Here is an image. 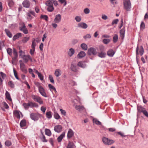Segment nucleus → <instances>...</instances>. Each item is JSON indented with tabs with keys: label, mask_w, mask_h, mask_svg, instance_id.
Here are the masks:
<instances>
[{
	"label": "nucleus",
	"mask_w": 148,
	"mask_h": 148,
	"mask_svg": "<svg viewBox=\"0 0 148 148\" xmlns=\"http://www.w3.org/2000/svg\"><path fill=\"white\" fill-rule=\"evenodd\" d=\"M139 53L140 56H142L144 52V50L142 46H140V47L138 46L136 49V59L137 62H138V60H139Z\"/></svg>",
	"instance_id": "f257e3e1"
},
{
	"label": "nucleus",
	"mask_w": 148,
	"mask_h": 148,
	"mask_svg": "<svg viewBox=\"0 0 148 148\" xmlns=\"http://www.w3.org/2000/svg\"><path fill=\"white\" fill-rule=\"evenodd\" d=\"M45 4L48 7L47 10L49 12H52L54 10V8L52 4V2L51 0H48L46 1Z\"/></svg>",
	"instance_id": "f03ea898"
},
{
	"label": "nucleus",
	"mask_w": 148,
	"mask_h": 148,
	"mask_svg": "<svg viewBox=\"0 0 148 148\" xmlns=\"http://www.w3.org/2000/svg\"><path fill=\"white\" fill-rule=\"evenodd\" d=\"M87 54L89 56H95L97 54V52L95 48L91 47L88 49Z\"/></svg>",
	"instance_id": "7ed1b4c3"
},
{
	"label": "nucleus",
	"mask_w": 148,
	"mask_h": 148,
	"mask_svg": "<svg viewBox=\"0 0 148 148\" xmlns=\"http://www.w3.org/2000/svg\"><path fill=\"white\" fill-rule=\"evenodd\" d=\"M30 118L34 121H37L40 117L41 115L38 113H32L30 114Z\"/></svg>",
	"instance_id": "20e7f679"
},
{
	"label": "nucleus",
	"mask_w": 148,
	"mask_h": 148,
	"mask_svg": "<svg viewBox=\"0 0 148 148\" xmlns=\"http://www.w3.org/2000/svg\"><path fill=\"white\" fill-rule=\"evenodd\" d=\"M37 86L38 87V90L40 94L43 96L46 97H47V95L44 88L39 85V84L38 83H37Z\"/></svg>",
	"instance_id": "39448f33"
},
{
	"label": "nucleus",
	"mask_w": 148,
	"mask_h": 148,
	"mask_svg": "<svg viewBox=\"0 0 148 148\" xmlns=\"http://www.w3.org/2000/svg\"><path fill=\"white\" fill-rule=\"evenodd\" d=\"M20 25L19 27L20 30L22 31L25 34H28V31L26 27L25 24L24 23H22L20 24Z\"/></svg>",
	"instance_id": "423d86ee"
},
{
	"label": "nucleus",
	"mask_w": 148,
	"mask_h": 148,
	"mask_svg": "<svg viewBox=\"0 0 148 148\" xmlns=\"http://www.w3.org/2000/svg\"><path fill=\"white\" fill-rule=\"evenodd\" d=\"M102 141L104 144L108 145H111L114 143L113 140L109 139L106 137H104L102 138Z\"/></svg>",
	"instance_id": "0eeeda50"
},
{
	"label": "nucleus",
	"mask_w": 148,
	"mask_h": 148,
	"mask_svg": "<svg viewBox=\"0 0 148 148\" xmlns=\"http://www.w3.org/2000/svg\"><path fill=\"white\" fill-rule=\"evenodd\" d=\"M124 8L126 10H130V0H123Z\"/></svg>",
	"instance_id": "6e6552de"
},
{
	"label": "nucleus",
	"mask_w": 148,
	"mask_h": 148,
	"mask_svg": "<svg viewBox=\"0 0 148 148\" xmlns=\"http://www.w3.org/2000/svg\"><path fill=\"white\" fill-rule=\"evenodd\" d=\"M6 77V75L2 72H0V86L3 84V80Z\"/></svg>",
	"instance_id": "1a4fd4ad"
},
{
	"label": "nucleus",
	"mask_w": 148,
	"mask_h": 148,
	"mask_svg": "<svg viewBox=\"0 0 148 148\" xmlns=\"http://www.w3.org/2000/svg\"><path fill=\"white\" fill-rule=\"evenodd\" d=\"M20 64V67L21 71L24 72H25L27 71V70L25 68V65L22 62L21 60L19 61Z\"/></svg>",
	"instance_id": "9d476101"
},
{
	"label": "nucleus",
	"mask_w": 148,
	"mask_h": 148,
	"mask_svg": "<svg viewBox=\"0 0 148 148\" xmlns=\"http://www.w3.org/2000/svg\"><path fill=\"white\" fill-rule=\"evenodd\" d=\"M61 16L60 14H58L56 15L54 19L55 23H59L61 21Z\"/></svg>",
	"instance_id": "9b49d317"
},
{
	"label": "nucleus",
	"mask_w": 148,
	"mask_h": 148,
	"mask_svg": "<svg viewBox=\"0 0 148 148\" xmlns=\"http://www.w3.org/2000/svg\"><path fill=\"white\" fill-rule=\"evenodd\" d=\"M23 7L28 8H29L30 6V3L29 1L28 0H24L22 3Z\"/></svg>",
	"instance_id": "f8f14e48"
},
{
	"label": "nucleus",
	"mask_w": 148,
	"mask_h": 148,
	"mask_svg": "<svg viewBox=\"0 0 148 148\" xmlns=\"http://www.w3.org/2000/svg\"><path fill=\"white\" fill-rule=\"evenodd\" d=\"M62 128L61 125H56L54 127V130L56 132L59 133L62 131Z\"/></svg>",
	"instance_id": "ddd939ff"
},
{
	"label": "nucleus",
	"mask_w": 148,
	"mask_h": 148,
	"mask_svg": "<svg viewBox=\"0 0 148 148\" xmlns=\"http://www.w3.org/2000/svg\"><path fill=\"white\" fill-rule=\"evenodd\" d=\"M77 26L79 27H81L83 29H86L88 27L87 25L84 23H80L77 25Z\"/></svg>",
	"instance_id": "4468645a"
},
{
	"label": "nucleus",
	"mask_w": 148,
	"mask_h": 148,
	"mask_svg": "<svg viewBox=\"0 0 148 148\" xmlns=\"http://www.w3.org/2000/svg\"><path fill=\"white\" fill-rule=\"evenodd\" d=\"M74 135V133L73 131L71 129H69L67 133V138H72Z\"/></svg>",
	"instance_id": "2eb2a0df"
},
{
	"label": "nucleus",
	"mask_w": 148,
	"mask_h": 148,
	"mask_svg": "<svg viewBox=\"0 0 148 148\" xmlns=\"http://www.w3.org/2000/svg\"><path fill=\"white\" fill-rule=\"evenodd\" d=\"M13 54L14 57L12 58V59L13 60L15 61L16 60L18 56L17 53L15 49H13Z\"/></svg>",
	"instance_id": "dca6fc26"
},
{
	"label": "nucleus",
	"mask_w": 148,
	"mask_h": 148,
	"mask_svg": "<svg viewBox=\"0 0 148 148\" xmlns=\"http://www.w3.org/2000/svg\"><path fill=\"white\" fill-rule=\"evenodd\" d=\"M75 52L74 49L72 48L69 49L67 53L68 56L70 57L72 56Z\"/></svg>",
	"instance_id": "f3484780"
},
{
	"label": "nucleus",
	"mask_w": 148,
	"mask_h": 148,
	"mask_svg": "<svg viewBox=\"0 0 148 148\" xmlns=\"http://www.w3.org/2000/svg\"><path fill=\"white\" fill-rule=\"evenodd\" d=\"M65 135V132H63L62 134L58 138L57 140L58 142H61L64 137Z\"/></svg>",
	"instance_id": "a211bd4d"
},
{
	"label": "nucleus",
	"mask_w": 148,
	"mask_h": 148,
	"mask_svg": "<svg viewBox=\"0 0 148 148\" xmlns=\"http://www.w3.org/2000/svg\"><path fill=\"white\" fill-rule=\"evenodd\" d=\"M71 71L74 72H76L77 71V68L76 65L74 64H72L71 65Z\"/></svg>",
	"instance_id": "6ab92c4d"
},
{
	"label": "nucleus",
	"mask_w": 148,
	"mask_h": 148,
	"mask_svg": "<svg viewBox=\"0 0 148 148\" xmlns=\"http://www.w3.org/2000/svg\"><path fill=\"white\" fill-rule=\"evenodd\" d=\"M30 58V56L29 55H25L24 56L22 57V58L25 62H27L29 60V58Z\"/></svg>",
	"instance_id": "aec40b11"
},
{
	"label": "nucleus",
	"mask_w": 148,
	"mask_h": 148,
	"mask_svg": "<svg viewBox=\"0 0 148 148\" xmlns=\"http://www.w3.org/2000/svg\"><path fill=\"white\" fill-rule=\"evenodd\" d=\"M22 36V34L21 33H18L14 35L13 38V40L15 41L16 39Z\"/></svg>",
	"instance_id": "412c9836"
},
{
	"label": "nucleus",
	"mask_w": 148,
	"mask_h": 148,
	"mask_svg": "<svg viewBox=\"0 0 148 148\" xmlns=\"http://www.w3.org/2000/svg\"><path fill=\"white\" fill-rule=\"evenodd\" d=\"M86 56L85 52L83 51H81L79 53L77 57L79 58H82Z\"/></svg>",
	"instance_id": "4be33fe9"
},
{
	"label": "nucleus",
	"mask_w": 148,
	"mask_h": 148,
	"mask_svg": "<svg viewBox=\"0 0 148 148\" xmlns=\"http://www.w3.org/2000/svg\"><path fill=\"white\" fill-rule=\"evenodd\" d=\"M5 32L6 33L7 35L9 38H12V35L11 32H10V30L7 29H5Z\"/></svg>",
	"instance_id": "5701e85b"
},
{
	"label": "nucleus",
	"mask_w": 148,
	"mask_h": 148,
	"mask_svg": "<svg viewBox=\"0 0 148 148\" xmlns=\"http://www.w3.org/2000/svg\"><path fill=\"white\" fill-rule=\"evenodd\" d=\"M115 52L112 49H110L107 51V53L108 56L110 57H112L114 54Z\"/></svg>",
	"instance_id": "b1692460"
},
{
	"label": "nucleus",
	"mask_w": 148,
	"mask_h": 148,
	"mask_svg": "<svg viewBox=\"0 0 148 148\" xmlns=\"http://www.w3.org/2000/svg\"><path fill=\"white\" fill-rule=\"evenodd\" d=\"M5 96L6 98L8 100L12 101V99L10 96V95L9 93L7 91H6L5 93Z\"/></svg>",
	"instance_id": "393cba45"
},
{
	"label": "nucleus",
	"mask_w": 148,
	"mask_h": 148,
	"mask_svg": "<svg viewBox=\"0 0 148 148\" xmlns=\"http://www.w3.org/2000/svg\"><path fill=\"white\" fill-rule=\"evenodd\" d=\"M61 74V71L59 69H57L55 70L54 74L57 77L60 76Z\"/></svg>",
	"instance_id": "a878e982"
},
{
	"label": "nucleus",
	"mask_w": 148,
	"mask_h": 148,
	"mask_svg": "<svg viewBox=\"0 0 148 148\" xmlns=\"http://www.w3.org/2000/svg\"><path fill=\"white\" fill-rule=\"evenodd\" d=\"M125 30L124 29H122L120 31V36L123 39L124 37Z\"/></svg>",
	"instance_id": "bb28decb"
},
{
	"label": "nucleus",
	"mask_w": 148,
	"mask_h": 148,
	"mask_svg": "<svg viewBox=\"0 0 148 148\" xmlns=\"http://www.w3.org/2000/svg\"><path fill=\"white\" fill-rule=\"evenodd\" d=\"M77 65L79 67L83 68H85L86 66V65L84 62L81 61L77 63Z\"/></svg>",
	"instance_id": "cd10ccee"
},
{
	"label": "nucleus",
	"mask_w": 148,
	"mask_h": 148,
	"mask_svg": "<svg viewBox=\"0 0 148 148\" xmlns=\"http://www.w3.org/2000/svg\"><path fill=\"white\" fill-rule=\"evenodd\" d=\"M53 114L51 111L47 112L46 113V117L48 119H50L52 117Z\"/></svg>",
	"instance_id": "c85d7f7f"
},
{
	"label": "nucleus",
	"mask_w": 148,
	"mask_h": 148,
	"mask_svg": "<svg viewBox=\"0 0 148 148\" xmlns=\"http://www.w3.org/2000/svg\"><path fill=\"white\" fill-rule=\"evenodd\" d=\"M97 53V55L99 57L103 58L105 57L106 53L103 51H101L100 52H98Z\"/></svg>",
	"instance_id": "c756f323"
},
{
	"label": "nucleus",
	"mask_w": 148,
	"mask_h": 148,
	"mask_svg": "<svg viewBox=\"0 0 148 148\" xmlns=\"http://www.w3.org/2000/svg\"><path fill=\"white\" fill-rule=\"evenodd\" d=\"M48 87L50 91H52L53 90L55 91V92H57V91L56 88L53 86L51 84H49L48 85Z\"/></svg>",
	"instance_id": "7c9ffc66"
},
{
	"label": "nucleus",
	"mask_w": 148,
	"mask_h": 148,
	"mask_svg": "<svg viewBox=\"0 0 148 148\" xmlns=\"http://www.w3.org/2000/svg\"><path fill=\"white\" fill-rule=\"evenodd\" d=\"M74 144L73 142L69 141L66 147L67 148H74Z\"/></svg>",
	"instance_id": "2f4dec72"
},
{
	"label": "nucleus",
	"mask_w": 148,
	"mask_h": 148,
	"mask_svg": "<svg viewBox=\"0 0 148 148\" xmlns=\"http://www.w3.org/2000/svg\"><path fill=\"white\" fill-rule=\"evenodd\" d=\"M75 108L77 110L79 111H80L81 110H83L84 109L83 106L78 105L76 106Z\"/></svg>",
	"instance_id": "473e14b6"
},
{
	"label": "nucleus",
	"mask_w": 148,
	"mask_h": 148,
	"mask_svg": "<svg viewBox=\"0 0 148 148\" xmlns=\"http://www.w3.org/2000/svg\"><path fill=\"white\" fill-rule=\"evenodd\" d=\"M45 134L46 135L50 136L51 135V133L50 130L48 129H45Z\"/></svg>",
	"instance_id": "72a5a7b5"
},
{
	"label": "nucleus",
	"mask_w": 148,
	"mask_h": 148,
	"mask_svg": "<svg viewBox=\"0 0 148 148\" xmlns=\"http://www.w3.org/2000/svg\"><path fill=\"white\" fill-rule=\"evenodd\" d=\"M20 124V126L22 127L25 126L26 125V121L25 120H22L21 121Z\"/></svg>",
	"instance_id": "f704fd0d"
},
{
	"label": "nucleus",
	"mask_w": 148,
	"mask_h": 148,
	"mask_svg": "<svg viewBox=\"0 0 148 148\" xmlns=\"http://www.w3.org/2000/svg\"><path fill=\"white\" fill-rule=\"evenodd\" d=\"M53 116L54 118L57 120L60 118V116L56 112H54Z\"/></svg>",
	"instance_id": "c9c22d12"
},
{
	"label": "nucleus",
	"mask_w": 148,
	"mask_h": 148,
	"mask_svg": "<svg viewBox=\"0 0 148 148\" xmlns=\"http://www.w3.org/2000/svg\"><path fill=\"white\" fill-rule=\"evenodd\" d=\"M137 110L138 112H143L144 110L145 109L144 108L141 106H138Z\"/></svg>",
	"instance_id": "e433bc0d"
},
{
	"label": "nucleus",
	"mask_w": 148,
	"mask_h": 148,
	"mask_svg": "<svg viewBox=\"0 0 148 148\" xmlns=\"http://www.w3.org/2000/svg\"><path fill=\"white\" fill-rule=\"evenodd\" d=\"M81 47L82 49L84 50H86L88 48L87 45L85 43H82L81 45Z\"/></svg>",
	"instance_id": "4c0bfd02"
},
{
	"label": "nucleus",
	"mask_w": 148,
	"mask_h": 148,
	"mask_svg": "<svg viewBox=\"0 0 148 148\" xmlns=\"http://www.w3.org/2000/svg\"><path fill=\"white\" fill-rule=\"evenodd\" d=\"M118 39V35L117 34H115L113 37V41L114 43H116L117 42Z\"/></svg>",
	"instance_id": "58836bf2"
},
{
	"label": "nucleus",
	"mask_w": 148,
	"mask_h": 148,
	"mask_svg": "<svg viewBox=\"0 0 148 148\" xmlns=\"http://www.w3.org/2000/svg\"><path fill=\"white\" fill-rule=\"evenodd\" d=\"M93 121L94 123H95L97 125H101V122L98 121V120H97V119H93Z\"/></svg>",
	"instance_id": "ea45409f"
},
{
	"label": "nucleus",
	"mask_w": 148,
	"mask_h": 148,
	"mask_svg": "<svg viewBox=\"0 0 148 148\" xmlns=\"http://www.w3.org/2000/svg\"><path fill=\"white\" fill-rule=\"evenodd\" d=\"M36 101L38 103L40 104H42L43 103V101L42 100L41 98L39 97H38V98L37 99H36Z\"/></svg>",
	"instance_id": "a19ab883"
},
{
	"label": "nucleus",
	"mask_w": 148,
	"mask_h": 148,
	"mask_svg": "<svg viewBox=\"0 0 148 148\" xmlns=\"http://www.w3.org/2000/svg\"><path fill=\"white\" fill-rule=\"evenodd\" d=\"M28 105L29 107H36L37 104L35 103H33L32 102H29L28 103Z\"/></svg>",
	"instance_id": "79ce46f5"
},
{
	"label": "nucleus",
	"mask_w": 148,
	"mask_h": 148,
	"mask_svg": "<svg viewBox=\"0 0 148 148\" xmlns=\"http://www.w3.org/2000/svg\"><path fill=\"white\" fill-rule=\"evenodd\" d=\"M8 84L9 86L11 88H13L14 87V84L13 82L12 81H9Z\"/></svg>",
	"instance_id": "37998d69"
},
{
	"label": "nucleus",
	"mask_w": 148,
	"mask_h": 148,
	"mask_svg": "<svg viewBox=\"0 0 148 148\" xmlns=\"http://www.w3.org/2000/svg\"><path fill=\"white\" fill-rule=\"evenodd\" d=\"M103 42L105 44H107L110 42V40L108 39H104L103 40Z\"/></svg>",
	"instance_id": "c03bdc74"
},
{
	"label": "nucleus",
	"mask_w": 148,
	"mask_h": 148,
	"mask_svg": "<svg viewBox=\"0 0 148 148\" xmlns=\"http://www.w3.org/2000/svg\"><path fill=\"white\" fill-rule=\"evenodd\" d=\"M41 139L43 142H47V140L46 139L45 136L43 134H42V136L41 137Z\"/></svg>",
	"instance_id": "a18cd8bd"
},
{
	"label": "nucleus",
	"mask_w": 148,
	"mask_h": 148,
	"mask_svg": "<svg viewBox=\"0 0 148 148\" xmlns=\"http://www.w3.org/2000/svg\"><path fill=\"white\" fill-rule=\"evenodd\" d=\"M29 37H24L22 40V41L24 43L27 42L29 40Z\"/></svg>",
	"instance_id": "49530a36"
},
{
	"label": "nucleus",
	"mask_w": 148,
	"mask_h": 148,
	"mask_svg": "<svg viewBox=\"0 0 148 148\" xmlns=\"http://www.w3.org/2000/svg\"><path fill=\"white\" fill-rule=\"evenodd\" d=\"M14 116L17 118L19 119L20 118V116L18 112L17 111H15L14 112Z\"/></svg>",
	"instance_id": "de8ad7c7"
},
{
	"label": "nucleus",
	"mask_w": 148,
	"mask_h": 148,
	"mask_svg": "<svg viewBox=\"0 0 148 148\" xmlns=\"http://www.w3.org/2000/svg\"><path fill=\"white\" fill-rule=\"evenodd\" d=\"M49 78L50 82L53 84L54 83V81L51 75H50L49 76Z\"/></svg>",
	"instance_id": "09e8293b"
},
{
	"label": "nucleus",
	"mask_w": 148,
	"mask_h": 148,
	"mask_svg": "<svg viewBox=\"0 0 148 148\" xmlns=\"http://www.w3.org/2000/svg\"><path fill=\"white\" fill-rule=\"evenodd\" d=\"M27 20L28 21H31L33 18V17L31 16V14H30V13L28 12L27 13Z\"/></svg>",
	"instance_id": "8fccbe9b"
},
{
	"label": "nucleus",
	"mask_w": 148,
	"mask_h": 148,
	"mask_svg": "<svg viewBox=\"0 0 148 148\" xmlns=\"http://www.w3.org/2000/svg\"><path fill=\"white\" fill-rule=\"evenodd\" d=\"M19 56H21V58H22V56H23L25 55V53L24 51H22L21 50H20L19 51Z\"/></svg>",
	"instance_id": "3c124183"
},
{
	"label": "nucleus",
	"mask_w": 148,
	"mask_h": 148,
	"mask_svg": "<svg viewBox=\"0 0 148 148\" xmlns=\"http://www.w3.org/2000/svg\"><path fill=\"white\" fill-rule=\"evenodd\" d=\"M35 40L34 39L32 41V44L31 45V47L32 49H35V47L36 46V43L35 42Z\"/></svg>",
	"instance_id": "603ef678"
},
{
	"label": "nucleus",
	"mask_w": 148,
	"mask_h": 148,
	"mask_svg": "<svg viewBox=\"0 0 148 148\" xmlns=\"http://www.w3.org/2000/svg\"><path fill=\"white\" fill-rule=\"evenodd\" d=\"M145 24L144 22H142L140 25V29L141 30H143L145 28Z\"/></svg>",
	"instance_id": "864d4df0"
},
{
	"label": "nucleus",
	"mask_w": 148,
	"mask_h": 148,
	"mask_svg": "<svg viewBox=\"0 0 148 148\" xmlns=\"http://www.w3.org/2000/svg\"><path fill=\"white\" fill-rule=\"evenodd\" d=\"M8 5L10 7H12L14 5V2L12 0H8Z\"/></svg>",
	"instance_id": "5fc2aeb1"
},
{
	"label": "nucleus",
	"mask_w": 148,
	"mask_h": 148,
	"mask_svg": "<svg viewBox=\"0 0 148 148\" xmlns=\"http://www.w3.org/2000/svg\"><path fill=\"white\" fill-rule=\"evenodd\" d=\"M40 18H43L46 21H48V17L47 15H41L40 16Z\"/></svg>",
	"instance_id": "6e6d98bb"
},
{
	"label": "nucleus",
	"mask_w": 148,
	"mask_h": 148,
	"mask_svg": "<svg viewBox=\"0 0 148 148\" xmlns=\"http://www.w3.org/2000/svg\"><path fill=\"white\" fill-rule=\"evenodd\" d=\"M7 53L10 56H12V49L8 48L7 49Z\"/></svg>",
	"instance_id": "4d7b16f0"
},
{
	"label": "nucleus",
	"mask_w": 148,
	"mask_h": 148,
	"mask_svg": "<svg viewBox=\"0 0 148 148\" xmlns=\"http://www.w3.org/2000/svg\"><path fill=\"white\" fill-rule=\"evenodd\" d=\"M75 19L77 22H79L81 21V17L77 16L75 17Z\"/></svg>",
	"instance_id": "13d9d810"
},
{
	"label": "nucleus",
	"mask_w": 148,
	"mask_h": 148,
	"mask_svg": "<svg viewBox=\"0 0 148 148\" xmlns=\"http://www.w3.org/2000/svg\"><path fill=\"white\" fill-rule=\"evenodd\" d=\"M13 71H14V75L15 77L17 79L19 80V78L18 76L17 73L16 71L14 69H13Z\"/></svg>",
	"instance_id": "bf43d9fd"
},
{
	"label": "nucleus",
	"mask_w": 148,
	"mask_h": 148,
	"mask_svg": "<svg viewBox=\"0 0 148 148\" xmlns=\"http://www.w3.org/2000/svg\"><path fill=\"white\" fill-rule=\"evenodd\" d=\"M84 38L85 39H86L87 38H90L91 37V36L89 34H88L84 36Z\"/></svg>",
	"instance_id": "052dcab7"
},
{
	"label": "nucleus",
	"mask_w": 148,
	"mask_h": 148,
	"mask_svg": "<svg viewBox=\"0 0 148 148\" xmlns=\"http://www.w3.org/2000/svg\"><path fill=\"white\" fill-rule=\"evenodd\" d=\"M84 12L86 14H88L90 12V10L88 8H86L84 10Z\"/></svg>",
	"instance_id": "680f3d73"
},
{
	"label": "nucleus",
	"mask_w": 148,
	"mask_h": 148,
	"mask_svg": "<svg viewBox=\"0 0 148 148\" xmlns=\"http://www.w3.org/2000/svg\"><path fill=\"white\" fill-rule=\"evenodd\" d=\"M23 106L26 109H28L29 107L28 103H24L23 104Z\"/></svg>",
	"instance_id": "e2e57ef3"
},
{
	"label": "nucleus",
	"mask_w": 148,
	"mask_h": 148,
	"mask_svg": "<svg viewBox=\"0 0 148 148\" xmlns=\"http://www.w3.org/2000/svg\"><path fill=\"white\" fill-rule=\"evenodd\" d=\"M38 77L42 81L44 79L43 76L42 75V74L40 73L38 75Z\"/></svg>",
	"instance_id": "0e129e2a"
},
{
	"label": "nucleus",
	"mask_w": 148,
	"mask_h": 148,
	"mask_svg": "<svg viewBox=\"0 0 148 148\" xmlns=\"http://www.w3.org/2000/svg\"><path fill=\"white\" fill-rule=\"evenodd\" d=\"M118 21L119 20L117 19L113 20L112 23V25H113L114 24H117Z\"/></svg>",
	"instance_id": "69168bd1"
},
{
	"label": "nucleus",
	"mask_w": 148,
	"mask_h": 148,
	"mask_svg": "<svg viewBox=\"0 0 148 148\" xmlns=\"http://www.w3.org/2000/svg\"><path fill=\"white\" fill-rule=\"evenodd\" d=\"M38 96L34 95H32L31 96L32 98L35 101L36 100V99L38 98Z\"/></svg>",
	"instance_id": "338daca9"
},
{
	"label": "nucleus",
	"mask_w": 148,
	"mask_h": 148,
	"mask_svg": "<svg viewBox=\"0 0 148 148\" xmlns=\"http://www.w3.org/2000/svg\"><path fill=\"white\" fill-rule=\"evenodd\" d=\"M143 113L148 118V112L147 110H145Z\"/></svg>",
	"instance_id": "774afa93"
}]
</instances>
